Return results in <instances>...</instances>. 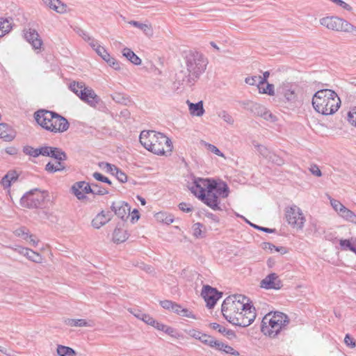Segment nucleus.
Wrapping results in <instances>:
<instances>
[{
	"mask_svg": "<svg viewBox=\"0 0 356 356\" xmlns=\"http://www.w3.org/2000/svg\"><path fill=\"white\" fill-rule=\"evenodd\" d=\"M262 248L265 250H269L270 252H273V250H275L277 252H280L282 254H285L286 252L285 248L282 246L277 247L270 243H263Z\"/></svg>",
	"mask_w": 356,
	"mask_h": 356,
	"instance_id": "obj_38",
	"label": "nucleus"
},
{
	"mask_svg": "<svg viewBox=\"0 0 356 356\" xmlns=\"http://www.w3.org/2000/svg\"><path fill=\"white\" fill-rule=\"evenodd\" d=\"M99 166L104 172L111 176L115 177L116 178H119L120 176H124L125 178H127L124 172H123L115 165L107 162H99Z\"/></svg>",
	"mask_w": 356,
	"mask_h": 356,
	"instance_id": "obj_22",
	"label": "nucleus"
},
{
	"mask_svg": "<svg viewBox=\"0 0 356 356\" xmlns=\"http://www.w3.org/2000/svg\"><path fill=\"white\" fill-rule=\"evenodd\" d=\"M330 204L334 211H336L339 214L342 208L344 207L339 201L334 199L330 200Z\"/></svg>",
	"mask_w": 356,
	"mask_h": 356,
	"instance_id": "obj_51",
	"label": "nucleus"
},
{
	"mask_svg": "<svg viewBox=\"0 0 356 356\" xmlns=\"http://www.w3.org/2000/svg\"><path fill=\"white\" fill-rule=\"evenodd\" d=\"M218 117H220L221 119H222L225 122H227L229 124H234V118L232 116L228 113L225 111H222L218 113Z\"/></svg>",
	"mask_w": 356,
	"mask_h": 356,
	"instance_id": "obj_45",
	"label": "nucleus"
},
{
	"mask_svg": "<svg viewBox=\"0 0 356 356\" xmlns=\"http://www.w3.org/2000/svg\"><path fill=\"white\" fill-rule=\"evenodd\" d=\"M218 350L222 351L226 354L233 356H239L240 353L238 350L234 349L232 346L219 341V347H217Z\"/></svg>",
	"mask_w": 356,
	"mask_h": 356,
	"instance_id": "obj_35",
	"label": "nucleus"
},
{
	"mask_svg": "<svg viewBox=\"0 0 356 356\" xmlns=\"http://www.w3.org/2000/svg\"><path fill=\"white\" fill-rule=\"evenodd\" d=\"M66 325L72 327H91L92 325L85 319L67 318L65 320Z\"/></svg>",
	"mask_w": 356,
	"mask_h": 356,
	"instance_id": "obj_32",
	"label": "nucleus"
},
{
	"mask_svg": "<svg viewBox=\"0 0 356 356\" xmlns=\"http://www.w3.org/2000/svg\"><path fill=\"white\" fill-rule=\"evenodd\" d=\"M219 341H220L215 339L214 337L209 336V339H205L203 343L210 346L211 348L217 349V347H219Z\"/></svg>",
	"mask_w": 356,
	"mask_h": 356,
	"instance_id": "obj_49",
	"label": "nucleus"
},
{
	"mask_svg": "<svg viewBox=\"0 0 356 356\" xmlns=\"http://www.w3.org/2000/svg\"><path fill=\"white\" fill-rule=\"evenodd\" d=\"M56 351L59 356H75L76 355L74 349L63 345H58Z\"/></svg>",
	"mask_w": 356,
	"mask_h": 356,
	"instance_id": "obj_36",
	"label": "nucleus"
},
{
	"mask_svg": "<svg viewBox=\"0 0 356 356\" xmlns=\"http://www.w3.org/2000/svg\"><path fill=\"white\" fill-rule=\"evenodd\" d=\"M45 6L58 13L63 14L67 12V5L60 0H42Z\"/></svg>",
	"mask_w": 356,
	"mask_h": 356,
	"instance_id": "obj_25",
	"label": "nucleus"
},
{
	"mask_svg": "<svg viewBox=\"0 0 356 356\" xmlns=\"http://www.w3.org/2000/svg\"><path fill=\"white\" fill-rule=\"evenodd\" d=\"M128 23L134 27L140 29L147 36H151L153 33L152 29L149 24H143L134 20L129 21Z\"/></svg>",
	"mask_w": 356,
	"mask_h": 356,
	"instance_id": "obj_31",
	"label": "nucleus"
},
{
	"mask_svg": "<svg viewBox=\"0 0 356 356\" xmlns=\"http://www.w3.org/2000/svg\"><path fill=\"white\" fill-rule=\"evenodd\" d=\"M25 40L32 46L34 50H40L43 44L39 33L35 29H29L24 31Z\"/></svg>",
	"mask_w": 356,
	"mask_h": 356,
	"instance_id": "obj_17",
	"label": "nucleus"
},
{
	"mask_svg": "<svg viewBox=\"0 0 356 356\" xmlns=\"http://www.w3.org/2000/svg\"><path fill=\"white\" fill-rule=\"evenodd\" d=\"M44 146L40 147L38 148H33L31 146H26L24 147V152L29 156L33 157H38L40 155L43 156L44 153Z\"/></svg>",
	"mask_w": 356,
	"mask_h": 356,
	"instance_id": "obj_34",
	"label": "nucleus"
},
{
	"mask_svg": "<svg viewBox=\"0 0 356 356\" xmlns=\"http://www.w3.org/2000/svg\"><path fill=\"white\" fill-rule=\"evenodd\" d=\"M201 295L207 302V307L211 309L221 298L222 293L218 292L216 289L209 285H205L203 286Z\"/></svg>",
	"mask_w": 356,
	"mask_h": 356,
	"instance_id": "obj_14",
	"label": "nucleus"
},
{
	"mask_svg": "<svg viewBox=\"0 0 356 356\" xmlns=\"http://www.w3.org/2000/svg\"><path fill=\"white\" fill-rule=\"evenodd\" d=\"M312 106L316 112L322 115H332L339 108L341 99L334 90L322 89L314 95Z\"/></svg>",
	"mask_w": 356,
	"mask_h": 356,
	"instance_id": "obj_4",
	"label": "nucleus"
},
{
	"mask_svg": "<svg viewBox=\"0 0 356 356\" xmlns=\"http://www.w3.org/2000/svg\"><path fill=\"white\" fill-rule=\"evenodd\" d=\"M47 197L48 191L34 188L26 192L21 197L19 203L22 207L30 209L42 208Z\"/></svg>",
	"mask_w": 356,
	"mask_h": 356,
	"instance_id": "obj_8",
	"label": "nucleus"
},
{
	"mask_svg": "<svg viewBox=\"0 0 356 356\" xmlns=\"http://www.w3.org/2000/svg\"><path fill=\"white\" fill-rule=\"evenodd\" d=\"M19 176V175L16 170H9L1 178H18Z\"/></svg>",
	"mask_w": 356,
	"mask_h": 356,
	"instance_id": "obj_61",
	"label": "nucleus"
},
{
	"mask_svg": "<svg viewBox=\"0 0 356 356\" xmlns=\"http://www.w3.org/2000/svg\"><path fill=\"white\" fill-rule=\"evenodd\" d=\"M70 89L83 102L95 107L100 102V98L93 89L86 86L83 81H73L70 84Z\"/></svg>",
	"mask_w": 356,
	"mask_h": 356,
	"instance_id": "obj_7",
	"label": "nucleus"
},
{
	"mask_svg": "<svg viewBox=\"0 0 356 356\" xmlns=\"http://www.w3.org/2000/svg\"><path fill=\"white\" fill-rule=\"evenodd\" d=\"M260 81V76H248L245 79V83L250 86H255L257 85L258 88L262 84H259Z\"/></svg>",
	"mask_w": 356,
	"mask_h": 356,
	"instance_id": "obj_46",
	"label": "nucleus"
},
{
	"mask_svg": "<svg viewBox=\"0 0 356 356\" xmlns=\"http://www.w3.org/2000/svg\"><path fill=\"white\" fill-rule=\"evenodd\" d=\"M250 226L255 228L256 229L266 232V233H275L276 232L275 229H270L268 227H261L255 224H250Z\"/></svg>",
	"mask_w": 356,
	"mask_h": 356,
	"instance_id": "obj_56",
	"label": "nucleus"
},
{
	"mask_svg": "<svg viewBox=\"0 0 356 356\" xmlns=\"http://www.w3.org/2000/svg\"><path fill=\"white\" fill-rule=\"evenodd\" d=\"M340 245L343 250H349L356 254V247H355L350 240L341 239L339 241Z\"/></svg>",
	"mask_w": 356,
	"mask_h": 356,
	"instance_id": "obj_42",
	"label": "nucleus"
},
{
	"mask_svg": "<svg viewBox=\"0 0 356 356\" xmlns=\"http://www.w3.org/2000/svg\"><path fill=\"white\" fill-rule=\"evenodd\" d=\"M111 208L115 214L122 220H124L125 218H128L130 216L131 207L124 201L113 202Z\"/></svg>",
	"mask_w": 356,
	"mask_h": 356,
	"instance_id": "obj_19",
	"label": "nucleus"
},
{
	"mask_svg": "<svg viewBox=\"0 0 356 356\" xmlns=\"http://www.w3.org/2000/svg\"><path fill=\"white\" fill-rule=\"evenodd\" d=\"M286 219L288 223L293 227L302 229L305 219L300 209L294 205L286 210Z\"/></svg>",
	"mask_w": 356,
	"mask_h": 356,
	"instance_id": "obj_13",
	"label": "nucleus"
},
{
	"mask_svg": "<svg viewBox=\"0 0 356 356\" xmlns=\"http://www.w3.org/2000/svg\"><path fill=\"white\" fill-rule=\"evenodd\" d=\"M52 122L53 123L49 124L48 130L52 133H63L69 129L70 124L67 120L57 113Z\"/></svg>",
	"mask_w": 356,
	"mask_h": 356,
	"instance_id": "obj_16",
	"label": "nucleus"
},
{
	"mask_svg": "<svg viewBox=\"0 0 356 356\" xmlns=\"http://www.w3.org/2000/svg\"><path fill=\"white\" fill-rule=\"evenodd\" d=\"M105 62L112 68H113L115 70H120L121 69L120 67V63L115 58L110 56L108 57V59L107 58Z\"/></svg>",
	"mask_w": 356,
	"mask_h": 356,
	"instance_id": "obj_47",
	"label": "nucleus"
},
{
	"mask_svg": "<svg viewBox=\"0 0 356 356\" xmlns=\"http://www.w3.org/2000/svg\"><path fill=\"white\" fill-rule=\"evenodd\" d=\"M16 236L22 237L24 240L28 241L29 230L25 227H20L15 231Z\"/></svg>",
	"mask_w": 356,
	"mask_h": 356,
	"instance_id": "obj_50",
	"label": "nucleus"
},
{
	"mask_svg": "<svg viewBox=\"0 0 356 356\" xmlns=\"http://www.w3.org/2000/svg\"><path fill=\"white\" fill-rule=\"evenodd\" d=\"M44 156L51 157L56 161L63 162L67 159V154L59 147L51 146H44Z\"/></svg>",
	"mask_w": 356,
	"mask_h": 356,
	"instance_id": "obj_20",
	"label": "nucleus"
},
{
	"mask_svg": "<svg viewBox=\"0 0 356 356\" xmlns=\"http://www.w3.org/2000/svg\"><path fill=\"white\" fill-rule=\"evenodd\" d=\"M254 147L259 154L268 162L277 165H282L284 163V152H280L278 153L271 150L267 147L262 145H254Z\"/></svg>",
	"mask_w": 356,
	"mask_h": 356,
	"instance_id": "obj_11",
	"label": "nucleus"
},
{
	"mask_svg": "<svg viewBox=\"0 0 356 356\" xmlns=\"http://www.w3.org/2000/svg\"><path fill=\"white\" fill-rule=\"evenodd\" d=\"M253 106L256 110H259V111H257V114L264 118L268 119V118L273 117V115L269 111H266L264 106L257 104H255Z\"/></svg>",
	"mask_w": 356,
	"mask_h": 356,
	"instance_id": "obj_39",
	"label": "nucleus"
},
{
	"mask_svg": "<svg viewBox=\"0 0 356 356\" xmlns=\"http://www.w3.org/2000/svg\"><path fill=\"white\" fill-rule=\"evenodd\" d=\"M179 208L180 210L184 211V212H190L193 210L192 207H190L188 204L185 202H181L179 204Z\"/></svg>",
	"mask_w": 356,
	"mask_h": 356,
	"instance_id": "obj_64",
	"label": "nucleus"
},
{
	"mask_svg": "<svg viewBox=\"0 0 356 356\" xmlns=\"http://www.w3.org/2000/svg\"><path fill=\"white\" fill-rule=\"evenodd\" d=\"M65 168L63 162L56 161V164L52 162H49L45 165V170L49 173H54L56 172L62 171Z\"/></svg>",
	"mask_w": 356,
	"mask_h": 356,
	"instance_id": "obj_33",
	"label": "nucleus"
},
{
	"mask_svg": "<svg viewBox=\"0 0 356 356\" xmlns=\"http://www.w3.org/2000/svg\"><path fill=\"white\" fill-rule=\"evenodd\" d=\"M188 189L198 199L213 210H220L218 195L225 198L229 193L227 184L221 179H192Z\"/></svg>",
	"mask_w": 356,
	"mask_h": 356,
	"instance_id": "obj_1",
	"label": "nucleus"
},
{
	"mask_svg": "<svg viewBox=\"0 0 356 356\" xmlns=\"http://www.w3.org/2000/svg\"><path fill=\"white\" fill-rule=\"evenodd\" d=\"M207 146L208 149L213 152V154L219 156L224 157V154L221 152V151L216 146L209 143L207 144Z\"/></svg>",
	"mask_w": 356,
	"mask_h": 356,
	"instance_id": "obj_55",
	"label": "nucleus"
},
{
	"mask_svg": "<svg viewBox=\"0 0 356 356\" xmlns=\"http://www.w3.org/2000/svg\"><path fill=\"white\" fill-rule=\"evenodd\" d=\"M238 318L236 320L234 325L240 327H248L253 323L256 318L255 308L246 301L243 310H241L240 314H237Z\"/></svg>",
	"mask_w": 356,
	"mask_h": 356,
	"instance_id": "obj_12",
	"label": "nucleus"
},
{
	"mask_svg": "<svg viewBox=\"0 0 356 356\" xmlns=\"http://www.w3.org/2000/svg\"><path fill=\"white\" fill-rule=\"evenodd\" d=\"M56 112L45 109H40L34 113L37 123L46 130H49V124L53 123Z\"/></svg>",
	"mask_w": 356,
	"mask_h": 356,
	"instance_id": "obj_15",
	"label": "nucleus"
},
{
	"mask_svg": "<svg viewBox=\"0 0 356 356\" xmlns=\"http://www.w3.org/2000/svg\"><path fill=\"white\" fill-rule=\"evenodd\" d=\"M140 143L148 151L157 155L170 154L172 150V143L165 134L153 130L142 131Z\"/></svg>",
	"mask_w": 356,
	"mask_h": 356,
	"instance_id": "obj_3",
	"label": "nucleus"
},
{
	"mask_svg": "<svg viewBox=\"0 0 356 356\" xmlns=\"http://www.w3.org/2000/svg\"><path fill=\"white\" fill-rule=\"evenodd\" d=\"M188 74L181 71L177 74V81L181 85L193 86L204 72L207 60L202 54L198 51H189L185 57Z\"/></svg>",
	"mask_w": 356,
	"mask_h": 356,
	"instance_id": "obj_2",
	"label": "nucleus"
},
{
	"mask_svg": "<svg viewBox=\"0 0 356 356\" xmlns=\"http://www.w3.org/2000/svg\"><path fill=\"white\" fill-rule=\"evenodd\" d=\"M73 193L79 199L82 200L87 193L95 192V189L92 188L90 184L84 181L76 182L72 188Z\"/></svg>",
	"mask_w": 356,
	"mask_h": 356,
	"instance_id": "obj_21",
	"label": "nucleus"
},
{
	"mask_svg": "<svg viewBox=\"0 0 356 356\" xmlns=\"http://www.w3.org/2000/svg\"><path fill=\"white\" fill-rule=\"evenodd\" d=\"M174 302L168 300H161L160 301V305L165 309L170 310Z\"/></svg>",
	"mask_w": 356,
	"mask_h": 356,
	"instance_id": "obj_58",
	"label": "nucleus"
},
{
	"mask_svg": "<svg viewBox=\"0 0 356 356\" xmlns=\"http://www.w3.org/2000/svg\"><path fill=\"white\" fill-rule=\"evenodd\" d=\"M283 284L279 276L272 273L267 275L260 282V286L266 289H275L278 290L282 287Z\"/></svg>",
	"mask_w": 356,
	"mask_h": 356,
	"instance_id": "obj_18",
	"label": "nucleus"
},
{
	"mask_svg": "<svg viewBox=\"0 0 356 356\" xmlns=\"http://www.w3.org/2000/svg\"><path fill=\"white\" fill-rule=\"evenodd\" d=\"M140 218V214L138 209H134L131 213V221L134 223Z\"/></svg>",
	"mask_w": 356,
	"mask_h": 356,
	"instance_id": "obj_63",
	"label": "nucleus"
},
{
	"mask_svg": "<svg viewBox=\"0 0 356 356\" xmlns=\"http://www.w3.org/2000/svg\"><path fill=\"white\" fill-rule=\"evenodd\" d=\"M344 343L348 347L353 348L356 346L355 341L350 334H347L344 338Z\"/></svg>",
	"mask_w": 356,
	"mask_h": 356,
	"instance_id": "obj_54",
	"label": "nucleus"
},
{
	"mask_svg": "<svg viewBox=\"0 0 356 356\" xmlns=\"http://www.w3.org/2000/svg\"><path fill=\"white\" fill-rule=\"evenodd\" d=\"M111 220V214L109 212L104 213L102 211L98 213L95 218L92 220V225L95 229H99Z\"/></svg>",
	"mask_w": 356,
	"mask_h": 356,
	"instance_id": "obj_26",
	"label": "nucleus"
},
{
	"mask_svg": "<svg viewBox=\"0 0 356 356\" xmlns=\"http://www.w3.org/2000/svg\"><path fill=\"white\" fill-rule=\"evenodd\" d=\"M12 28V19L0 18V38L8 34Z\"/></svg>",
	"mask_w": 356,
	"mask_h": 356,
	"instance_id": "obj_30",
	"label": "nucleus"
},
{
	"mask_svg": "<svg viewBox=\"0 0 356 356\" xmlns=\"http://www.w3.org/2000/svg\"><path fill=\"white\" fill-rule=\"evenodd\" d=\"M156 218L159 220L167 225H170L173 222L172 216L166 213L159 212L156 214Z\"/></svg>",
	"mask_w": 356,
	"mask_h": 356,
	"instance_id": "obj_40",
	"label": "nucleus"
},
{
	"mask_svg": "<svg viewBox=\"0 0 356 356\" xmlns=\"http://www.w3.org/2000/svg\"><path fill=\"white\" fill-rule=\"evenodd\" d=\"M186 103L188 105L191 115L200 117L204 113L202 101H200L197 103L194 104L191 103L189 100H187Z\"/></svg>",
	"mask_w": 356,
	"mask_h": 356,
	"instance_id": "obj_27",
	"label": "nucleus"
},
{
	"mask_svg": "<svg viewBox=\"0 0 356 356\" xmlns=\"http://www.w3.org/2000/svg\"><path fill=\"white\" fill-rule=\"evenodd\" d=\"M348 119L349 122L356 127V107L348 112Z\"/></svg>",
	"mask_w": 356,
	"mask_h": 356,
	"instance_id": "obj_53",
	"label": "nucleus"
},
{
	"mask_svg": "<svg viewBox=\"0 0 356 356\" xmlns=\"http://www.w3.org/2000/svg\"><path fill=\"white\" fill-rule=\"evenodd\" d=\"M278 92L282 95L288 102L295 103L300 92L298 83L295 82L284 81L278 88Z\"/></svg>",
	"mask_w": 356,
	"mask_h": 356,
	"instance_id": "obj_10",
	"label": "nucleus"
},
{
	"mask_svg": "<svg viewBox=\"0 0 356 356\" xmlns=\"http://www.w3.org/2000/svg\"><path fill=\"white\" fill-rule=\"evenodd\" d=\"M74 31L76 32V34H78L80 37L83 38L86 42H90V40H92V37L88 34V32L83 30L80 27H75L74 29Z\"/></svg>",
	"mask_w": 356,
	"mask_h": 356,
	"instance_id": "obj_44",
	"label": "nucleus"
},
{
	"mask_svg": "<svg viewBox=\"0 0 356 356\" xmlns=\"http://www.w3.org/2000/svg\"><path fill=\"white\" fill-rule=\"evenodd\" d=\"M309 172L315 177H321L322 175L321 170L317 165L313 164L309 168Z\"/></svg>",
	"mask_w": 356,
	"mask_h": 356,
	"instance_id": "obj_52",
	"label": "nucleus"
},
{
	"mask_svg": "<svg viewBox=\"0 0 356 356\" xmlns=\"http://www.w3.org/2000/svg\"><path fill=\"white\" fill-rule=\"evenodd\" d=\"M15 250L19 252L20 254H22L24 256H25L27 259H29V260L35 262V263H42V256L29 249V248H24V247H19L18 248H16Z\"/></svg>",
	"mask_w": 356,
	"mask_h": 356,
	"instance_id": "obj_23",
	"label": "nucleus"
},
{
	"mask_svg": "<svg viewBox=\"0 0 356 356\" xmlns=\"http://www.w3.org/2000/svg\"><path fill=\"white\" fill-rule=\"evenodd\" d=\"M16 136L15 130L6 123H0V138L4 141H11Z\"/></svg>",
	"mask_w": 356,
	"mask_h": 356,
	"instance_id": "obj_24",
	"label": "nucleus"
},
{
	"mask_svg": "<svg viewBox=\"0 0 356 356\" xmlns=\"http://www.w3.org/2000/svg\"><path fill=\"white\" fill-rule=\"evenodd\" d=\"M122 54L124 57L135 65H140L142 63L141 59L128 47L122 49Z\"/></svg>",
	"mask_w": 356,
	"mask_h": 356,
	"instance_id": "obj_28",
	"label": "nucleus"
},
{
	"mask_svg": "<svg viewBox=\"0 0 356 356\" xmlns=\"http://www.w3.org/2000/svg\"><path fill=\"white\" fill-rule=\"evenodd\" d=\"M339 216L344 219L356 224V215L345 206L339 212Z\"/></svg>",
	"mask_w": 356,
	"mask_h": 356,
	"instance_id": "obj_37",
	"label": "nucleus"
},
{
	"mask_svg": "<svg viewBox=\"0 0 356 356\" xmlns=\"http://www.w3.org/2000/svg\"><path fill=\"white\" fill-rule=\"evenodd\" d=\"M141 320L148 325H152V323H155L154 319L149 314H145V315H141Z\"/></svg>",
	"mask_w": 356,
	"mask_h": 356,
	"instance_id": "obj_60",
	"label": "nucleus"
},
{
	"mask_svg": "<svg viewBox=\"0 0 356 356\" xmlns=\"http://www.w3.org/2000/svg\"><path fill=\"white\" fill-rule=\"evenodd\" d=\"M210 327L213 329V330H218V332L221 333V334H224V332H225V327L220 325V324L217 323H210L209 325Z\"/></svg>",
	"mask_w": 356,
	"mask_h": 356,
	"instance_id": "obj_57",
	"label": "nucleus"
},
{
	"mask_svg": "<svg viewBox=\"0 0 356 356\" xmlns=\"http://www.w3.org/2000/svg\"><path fill=\"white\" fill-rule=\"evenodd\" d=\"M289 322L288 316L282 312L269 313L262 319L261 330L264 334L275 338L286 329Z\"/></svg>",
	"mask_w": 356,
	"mask_h": 356,
	"instance_id": "obj_5",
	"label": "nucleus"
},
{
	"mask_svg": "<svg viewBox=\"0 0 356 356\" xmlns=\"http://www.w3.org/2000/svg\"><path fill=\"white\" fill-rule=\"evenodd\" d=\"M259 91L261 94H267L270 96L275 95L274 85L267 83L266 88H262L261 86L258 88Z\"/></svg>",
	"mask_w": 356,
	"mask_h": 356,
	"instance_id": "obj_43",
	"label": "nucleus"
},
{
	"mask_svg": "<svg viewBox=\"0 0 356 356\" xmlns=\"http://www.w3.org/2000/svg\"><path fill=\"white\" fill-rule=\"evenodd\" d=\"M203 227H204L203 225L200 222L195 223L193 225L192 228H193V236L195 238H203L204 237V233L202 232Z\"/></svg>",
	"mask_w": 356,
	"mask_h": 356,
	"instance_id": "obj_41",
	"label": "nucleus"
},
{
	"mask_svg": "<svg viewBox=\"0 0 356 356\" xmlns=\"http://www.w3.org/2000/svg\"><path fill=\"white\" fill-rule=\"evenodd\" d=\"M320 23L328 29L350 33L356 35V26L342 18L334 16L325 17L320 19Z\"/></svg>",
	"mask_w": 356,
	"mask_h": 356,
	"instance_id": "obj_9",
	"label": "nucleus"
},
{
	"mask_svg": "<svg viewBox=\"0 0 356 356\" xmlns=\"http://www.w3.org/2000/svg\"><path fill=\"white\" fill-rule=\"evenodd\" d=\"M17 179H1L0 184L4 189H8L11 186L12 181H17Z\"/></svg>",
	"mask_w": 356,
	"mask_h": 356,
	"instance_id": "obj_62",
	"label": "nucleus"
},
{
	"mask_svg": "<svg viewBox=\"0 0 356 356\" xmlns=\"http://www.w3.org/2000/svg\"><path fill=\"white\" fill-rule=\"evenodd\" d=\"M96 53L105 61L106 59H108V57L111 56L110 54L107 51V50L104 47H97L96 49Z\"/></svg>",
	"mask_w": 356,
	"mask_h": 356,
	"instance_id": "obj_48",
	"label": "nucleus"
},
{
	"mask_svg": "<svg viewBox=\"0 0 356 356\" xmlns=\"http://www.w3.org/2000/svg\"><path fill=\"white\" fill-rule=\"evenodd\" d=\"M246 301H249V299L241 294L227 297L223 301L221 308V312L225 318L230 323L234 325L238 318L237 314H240L241 310L244 309Z\"/></svg>",
	"mask_w": 356,
	"mask_h": 356,
	"instance_id": "obj_6",
	"label": "nucleus"
},
{
	"mask_svg": "<svg viewBox=\"0 0 356 356\" xmlns=\"http://www.w3.org/2000/svg\"><path fill=\"white\" fill-rule=\"evenodd\" d=\"M180 316L196 319L195 316L188 309L182 308Z\"/></svg>",
	"mask_w": 356,
	"mask_h": 356,
	"instance_id": "obj_59",
	"label": "nucleus"
},
{
	"mask_svg": "<svg viewBox=\"0 0 356 356\" xmlns=\"http://www.w3.org/2000/svg\"><path fill=\"white\" fill-rule=\"evenodd\" d=\"M128 236L129 234L126 230L117 226L113 234V241L117 243H122L128 238Z\"/></svg>",
	"mask_w": 356,
	"mask_h": 356,
	"instance_id": "obj_29",
	"label": "nucleus"
}]
</instances>
